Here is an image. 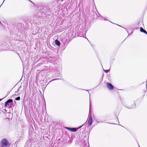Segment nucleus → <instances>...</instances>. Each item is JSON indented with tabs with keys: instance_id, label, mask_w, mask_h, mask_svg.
Listing matches in <instances>:
<instances>
[{
	"instance_id": "1",
	"label": "nucleus",
	"mask_w": 147,
	"mask_h": 147,
	"mask_svg": "<svg viewBox=\"0 0 147 147\" xmlns=\"http://www.w3.org/2000/svg\"><path fill=\"white\" fill-rule=\"evenodd\" d=\"M1 144V146L3 147H8L10 146L8 141L5 138H3L2 140Z\"/></svg>"
},
{
	"instance_id": "2",
	"label": "nucleus",
	"mask_w": 147,
	"mask_h": 147,
	"mask_svg": "<svg viewBox=\"0 0 147 147\" xmlns=\"http://www.w3.org/2000/svg\"><path fill=\"white\" fill-rule=\"evenodd\" d=\"M106 85L108 88L110 90H113L114 88V86L110 83L107 82Z\"/></svg>"
},
{
	"instance_id": "3",
	"label": "nucleus",
	"mask_w": 147,
	"mask_h": 147,
	"mask_svg": "<svg viewBox=\"0 0 147 147\" xmlns=\"http://www.w3.org/2000/svg\"><path fill=\"white\" fill-rule=\"evenodd\" d=\"M92 123V116H90L89 117L88 120V123L89 126H91Z\"/></svg>"
},
{
	"instance_id": "4",
	"label": "nucleus",
	"mask_w": 147,
	"mask_h": 147,
	"mask_svg": "<svg viewBox=\"0 0 147 147\" xmlns=\"http://www.w3.org/2000/svg\"><path fill=\"white\" fill-rule=\"evenodd\" d=\"M65 128L70 131L72 132H75L78 130V129L76 128H71L70 127H66Z\"/></svg>"
},
{
	"instance_id": "5",
	"label": "nucleus",
	"mask_w": 147,
	"mask_h": 147,
	"mask_svg": "<svg viewBox=\"0 0 147 147\" xmlns=\"http://www.w3.org/2000/svg\"><path fill=\"white\" fill-rule=\"evenodd\" d=\"M136 106V105L134 103H130L128 105V108L129 109H131L135 107Z\"/></svg>"
},
{
	"instance_id": "6",
	"label": "nucleus",
	"mask_w": 147,
	"mask_h": 147,
	"mask_svg": "<svg viewBox=\"0 0 147 147\" xmlns=\"http://www.w3.org/2000/svg\"><path fill=\"white\" fill-rule=\"evenodd\" d=\"M13 101L12 99H9L5 103L4 107H7V104L9 103L12 102Z\"/></svg>"
},
{
	"instance_id": "7",
	"label": "nucleus",
	"mask_w": 147,
	"mask_h": 147,
	"mask_svg": "<svg viewBox=\"0 0 147 147\" xmlns=\"http://www.w3.org/2000/svg\"><path fill=\"white\" fill-rule=\"evenodd\" d=\"M55 43L56 45L58 46H59L61 44L60 42L57 40H55Z\"/></svg>"
},
{
	"instance_id": "8",
	"label": "nucleus",
	"mask_w": 147,
	"mask_h": 147,
	"mask_svg": "<svg viewBox=\"0 0 147 147\" xmlns=\"http://www.w3.org/2000/svg\"><path fill=\"white\" fill-rule=\"evenodd\" d=\"M98 13V15L100 17H101L104 20H105V21H107L108 20L107 19L105 18H104V17H103L102 16H100V14Z\"/></svg>"
},
{
	"instance_id": "9",
	"label": "nucleus",
	"mask_w": 147,
	"mask_h": 147,
	"mask_svg": "<svg viewBox=\"0 0 147 147\" xmlns=\"http://www.w3.org/2000/svg\"><path fill=\"white\" fill-rule=\"evenodd\" d=\"M145 30L142 27L140 28V31L141 32H144L145 31Z\"/></svg>"
},
{
	"instance_id": "10",
	"label": "nucleus",
	"mask_w": 147,
	"mask_h": 147,
	"mask_svg": "<svg viewBox=\"0 0 147 147\" xmlns=\"http://www.w3.org/2000/svg\"><path fill=\"white\" fill-rule=\"evenodd\" d=\"M20 97L18 96V97H17V98H15V100H20Z\"/></svg>"
},
{
	"instance_id": "11",
	"label": "nucleus",
	"mask_w": 147,
	"mask_h": 147,
	"mask_svg": "<svg viewBox=\"0 0 147 147\" xmlns=\"http://www.w3.org/2000/svg\"><path fill=\"white\" fill-rule=\"evenodd\" d=\"M144 33L147 34V32L145 30Z\"/></svg>"
},
{
	"instance_id": "12",
	"label": "nucleus",
	"mask_w": 147,
	"mask_h": 147,
	"mask_svg": "<svg viewBox=\"0 0 147 147\" xmlns=\"http://www.w3.org/2000/svg\"><path fill=\"white\" fill-rule=\"evenodd\" d=\"M30 1L31 3H33V4H34V3H33V2L32 1H30Z\"/></svg>"
},
{
	"instance_id": "13",
	"label": "nucleus",
	"mask_w": 147,
	"mask_h": 147,
	"mask_svg": "<svg viewBox=\"0 0 147 147\" xmlns=\"http://www.w3.org/2000/svg\"><path fill=\"white\" fill-rule=\"evenodd\" d=\"M2 99H0V101H1Z\"/></svg>"
},
{
	"instance_id": "14",
	"label": "nucleus",
	"mask_w": 147,
	"mask_h": 147,
	"mask_svg": "<svg viewBox=\"0 0 147 147\" xmlns=\"http://www.w3.org/2000/svg\"><path fill=\"white\" fill-rule=\"evenodd\" d=\"M78 36V37H82V36Z\"/></svg>"
},
{
	"instance_id": "15",
	"label": "nucleus",
	"mask_w": 147,
	"mask_h": 147,
	"mask_svg": "<svg viewBox=\"0 0 147 147\" xmlns=\"http://www.w3.org/2000/svg\"><path fill=\"white\" fill-rule=\"evenodd\" d=\"M2 5V4H1V5L0 6V7H1V5Z\"/></svg>"
},
{
	"instance_id": "16",
	"label": "nucleus",
	"mask_w": 147,
	"mask_h": 147,
	"mask_svg": "<svg viewBox=\"0 0 147 147\" xmlns=\"http://www.w3.org/2000/svg\"><path fill=\"white\" fill-rule=\"evenodd\" d=\"M1 23V22L0 21V23Z\"/></svg>"
}]
</instances>
